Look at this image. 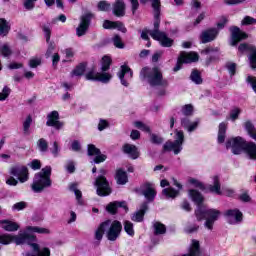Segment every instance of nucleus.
Wrapping results in <instances>:
<instances>
[{
    "label": "nucleus",
    "mask_w": 256,
    "mask_h": 256,
    "mask_svg": "<svg viewBox=\"0 0 256 256\" xmlns=\"http://www.w3.org/2000/svg\"><path fill=\"white\" fill-rule=\"evenodd\" d=\"M238 50L240 53H246L247 51L251 53L249 56L250 66L252 69H256V47L251 44H240Z\"/></svg>",
    "instance_id": "14"
},
{
    "label": "nucleus",
    "mask_w": 256,
    "mask_h": 256,
    "mask_svg": "<svg viewBox=\"0 0 256 256\" xmlns=\"http://www.w3.org/2000/svg\"><path fill=\"white\" fill-rule=\"evenodd\" d=\"M244 153L252 159V161H256V144L253 142H247L244 148Z\"/></svg>",
    "instance_id": "28"
},
{
    "label": "nucleus",
    "mask_w": 256,
    "mask_h": 256,
    "mask_svg": "<svg viewBox=\"0 0 256 256\" xmlns=\"http://www.w3.org/2000/svg\"><path fill=\"white\" fill-rule=\"evenodd\" d=\"M35 1L37 0H24L25 9L31 10L35 7Z\"/></svg>",
    "instance_id": "64"
},
{
    "label": "nucleus",
    "mask_w": 256,
    "mask_h": 256,
    "mask_svg": "<svg viewBox=\"0 0 256 256\" xmlns=\"http://www.w3.org/2000/svg\"><path fill=\"white\" fill-rule=\"evenodd\" d=\"M88 155L90 157H95L94 158V163H103L107 159V156L104 154H101V150L99 148L95 147V145L90 144L88 145Z\"/></svg>",
    "instance_id": "18"
},
{
    "label": "nucleus",
    "mask_w": 256,
    "mask_h": 256,
    "mask_svg": "<svg viewBox=\"0 0 256 256\" xmlns=\"http://www.w3.org/2000/svg\"><path fill=\"white\" fill-rule=\"evenodd\" d=\"M188 183H190V185H194V187H199V189H205V186H203V183H201L199 180L195 179V178H190L188 180Z\"/></svg>",
    "instance_id": "56"
},
{
    "label": "nucleus",
    "mask_w": 256,
    "mask_h": 256,
    "mask_svg": "<svg viewBox=\"0 0 256 256\" xmlns=\"http://www.w3.org/2000/svg\"><path fill=\"white\" fill-rule=\"evenodd\" d=\"M182 113L183 115H191L193 113V106L190 104L183 106Z\"/></svg>",
    "instance_id": "62"
},
{
    "label": "nucleus",
    "mask_w": 256,
    "mask_h": 256,
    "mask_svg": "<svg viewBox=\"0 0 256 256\" xmlns=\"http://www.w3.org/2000/svg\"><path fill=\"white\" fill-rule=\"evenodd\" d=\"M46 125L48 127H54V129H61L63 127V123L59 121V112L52 111L47 115Z\"/></svg>",
    "instance_id": "19"
},
{
    "label": "nucleus",
    "mask_w": 256,
    "mask_h": 256,
    "mask_svg": "<svg viewBox=\"0 0 256 256\" xmlns=\"http://www.w3.org/2000/svg\"><path fill=\"white\" fill-rule=\"evenodd\" d=\"M0 227L4 229V231H8L9 233L19 231V224L17 222L11 220H2L0 221Z\"/></svg>",
    "instance_id": "24"
},
{
    "label": "nucleus",
    "mask_w": 256,
    "mask_h": 256,
    "mask_svg": "<svg viewBox=\"0 0 256 256\" xmlns=\"http://www.w3.org/2000/svg\"><path fill=\"white\" fill-rule=\"evenodd\" d=\"M113 43L114 46L117 47V49H123V47H125V44H123V40H121V37L119 35H115L113 37Z\"/></svg>",
    "instance_id": "45"
},
{
    "label": "nucleus",
    "mask_w": 256,
    "mask_h": 256,
    "mask_svg": "<svg viewBox=\"0 0 256 256\" xmlns=\"http://www.w3.org/2000/svg\"><path fill=\"white\" fill-rule=\"evenodd\" d=\"M31 123H33V118L31 116H27L25 121L23 122V131L24 133H29V128L31 127Z\"/></svg>",
    "instance_id": "43"
},
{
    "label": "nucleus",
    "mask_w": 256,
    "mask_h": 256,
    "mask_svg": "<svg viewBox=\"0 0 256 256\" xmlns=\"http://www.w3.org/2000/svg\"><path fill=\"white\" fill-rule=\"evenodd\" d=\"M189 197L198 206L195 212L198 221L205 219L204 226L206 229H209V231L213 230L215 221H219V217H221V211L213 208L206 209L205 206H202L203 195L197 190H189Z\"/></svg>",
    "instance_id": "3"
},
{
    "label": "nucleus",
    "mask_w": 256,
    "mask_h": 256,
    "mask_svg": "<svg viewBox=\"0 0 256 256\" xmlns=\"http://www.w3.org/2000/svg\"><path fill=\"white\" fill-rule=\"evenodd\" d=\"M11 31V23L5 20V18H0V36L7 37Z\"/></svg>",
    "instance_id": "29"
},
{
    "label": "nucleus",
    "mask_w": 256,
    "mask_h": 256,
    "mask_svg": "<svg viewBox=\"0 0 256 256\" xmlns=\"http://www.w3.org/2000/svg\"><path fill=\"white\" fill-rule=\"evenodd\" d=\"M217 35H219V31H217V29H215V28H212V29L202 32L200 39H201L202 43H209V42L213 41V39H215V37H217Z\"/></svg>",
    "instance_id": "23"
},
{
    "label": "nucleus",
    "mask_w": 256,
    "mask_h": 256,
    "mask_svg": "<svg viewBox=\"0 0 256 256\" xmlns=\"http://www.w3.org/2000/svg\"><path fill=\"white\" fill-rule=\"evenodd\" d=\"M131 5L132 13L135 15L137 9H139V0H129Z\"/></svg>",
    "instance_id": "60"
},
{
    "label": "nucleus",
    "mask_w": 256,
    "mask_h": 256,
    "mask_svg": "<svg viewBox=\"0 0 256 256\" xmlns=\"http://www.w3.org/2000/svg\"><path fill=\"white\" fill-rule=\"evenodd\" d=\"M213 185L209 186L210 193H214L215 195H226L227 197H231L234 191L230 188H222L221 183L219 182V176L212 177Z\"/></svg>",
    "instance_id": "10"
},
{
    "label": "nucleus",
    "mask_w": 256,
    "mask_h": 256,
    "mask_svg": "<svg viewBox=\"0 0 256 256\" xmlns=\"http://www.w3.org/2000/svg\"><path fill=\"white\" fill-rule=\"evenodd\" d=\"M50 151L54 157H58L60 151L59 144L54 142L52 148H50Z\"/></svg>",
    "instance_id": "59"
},
{
    "label": "nucleus",
    "mask_w": 256,
    "mask_h": 256,
    "mask_svg": "<svg viewBox=\"0 0 256 256\" xmlns=\"http://www.w3.org/2000/svg\"><path fill=\"white\" fill-rule=\"evenodd\" d=\"M140 78L147 81L152 87H167V80L163 79V74L159 68L144 67L140 72Z\"/></svg>",
    "instance_id": "4"
},
{
    "label": "nucleus",
    "mask_w": 256,
    "mask_h": 256,
    "mask_svg": "<svg viewBox=\"0 0 256 256\" xmlns=\"http://www.w3.org/2000/svg\"><path fill=\"white\" fill-rule=\"evenodd\" d=\"M42 30H43V33H44V36H45V39H46L47 43H49V41L51 40V27L47 26V25H44L42 27Z\"/></svg>",
    "instance_id": "50"
},
{
    "label": "nucleus",
    "mask_w": 256,
    "mask_h": 256,
    "mask_svg": "<svg viewBox=\"0 0 256 256\" xmlns=\"http://www.w3.org/2000/svg\"><path fill=\"white\" fill-rule=\"evenodd\" d=\"M112 75L107 72H95V70H91L86 74L87 81H100L101 83H109L112 79Z\"/></svg>",
    "instance_id": "13"
},
{
    "label": "nucleus",
    "mask_w": 256,
    "mask_h": 256,
    "mask_svg": "<svg viewBox=\"0 0 256 256\" xmlns=\"http://www.w3.org/2000/svg\"><path fill=\"white\" fill-rule=\"evenodd\" d=\"M107 239L108 241H117L119 235H121V230L123 229V225L121 222L114 220L113 222L110 221L109 226L107 227Z\"/></svg>",
    "instance_id": "11"
},
{
    "label": "nucleus",
    "mask_w": 256,
    "mask_h": 256,
    "mask_svg": "<svg viewBox=\"0 0 256 256\" xmlns=\"http://www.w3.org/2000/svg\"><path fill=\"white\" fill-rule=\"evenodd\" d=\"M162 194L165 195L166 199H175L177 195H179V190H175L173 188H165L162 191Z\"/></svg>",
    "instance_id": "36"
},
{
    "label": "nucleus",
    "mask_w": 256,
    "mask_h": 256,
    "mask_svg": "<svg viewBox=\"0 0 256 256\" xmlns=\"http://www.w3.org/2000/svg\"><path fill=\"white\" fill-rule=\"evenodd\" d=\"M135 127H137V129H140V131H145L146 133H149L150 129L149 126L145 125L143 122H135L134 123Z\"/></svg>",
    "instance_id": "54"
},
{
    "label": "nucleus",
    "mask_w": 256,
    "mask_h": 256,
    "mask_svg": "<svg viewBox=\"0 0 256 256\" xmlns=\"http://www.w3.org/2000/svg\"><path fill=\"white\" fill-rule=\"evenodd\" d=\"M141 193L144 195L147 201H153L155 199L157 192L155 191V186L151 183H146L141 186Z\"/></svg>",
    "instance_id": "21"
},
{
    "label": "nucleus",
    "mask_w": 256,
    "mask_h": 256,
    "mask_svg": "<svg viewBox=\"0 0 256 256\" xmlns=\"http://www.w3.org/2000/svg\"><path fill=\"white\" fill-rule=\"evenodd\" d=\"M113 13L116 17H123L125 15V2L123 0H116L113 5Z\"/></svg>",
    "instance_id": "27"
},
{
    "label": "nucleus",
    "mask_w": 256,
    "mask_h": 256,
    "mask_svg": "<svg viewBox=\"0 0 256 256\" xmlns=\"http://www.w3.org/2000/svg\"><path fill=\"white\" fill-rule=\"evenodd\" d=\"M190 79L196 85H201V83H203V79L201 78V73H199V71L197 70L192 71L190 75Z\"/></svg>",
    "instance_id": "39"
},
{
    "label": "nucleus",
    "mask_w": 256,
    "mask_h": 256,
    "mask_svg": "<svg viewBox=\"0 0 256 256\" xmlns=\"http://www.w3.org/2000/svg\"><path fill=\"white\" fill-rule=\"evenodd\" d=\"M231 31V45L235 46L239 41H243V39H247L248 35L247 33L241 31L239 27H232L230 28Z\"/></svg>",
    "instance_id": "20"
},
{
    "label": "nucleus",
    "mask_w": 256,
    "mask_h": 256,
    "mask_svg": "<svg viewBox=\"0 0 256 256\" xmlns=\"http://www.w3.org/2000/svg\"><path fill=\"white\" fill-rule=\"evenodd\" d=\"M197 61H199V54L196 52H181L178 57L177 64L174 67V71H179L183 63H197Z\"/></svg>",
    "instance_id": "9"
},
{
    "label": "nucleus",
    "mask_w": 256,
    "mask_h": 256,
    "mask_svg": "<svg viewBox=\"0 0 256 256\" xmlns=\"http://www.w3.org/2000/svg\"><path fill=\"white\" fill-rule=\"evenodd\" d=\"M118 209H123L124 213H127V203L125 202H111L106 206V210L108 213H111V215H115L117 213Z\"/></svg>",
    "instance_id": "22"
},
{
    "label": "nucleus",
    "mask_w": 256,
    "mask_h": 256,
    "mask_svg": "<svg viewBox=\"0 0 256 256\" xmlns=\"http://www.w3.org/2000/svg\"><path fill=\"white\" fill-rule=\"evenodd\" d=\"M123 151L130 157V159H139V149L133 144H125Z\"/></svg>",
    "instance_id": "25"
},
{
    "label": "nucleus",
    "mask_w": 256,
    "mask_h": 256,
    "mask_svg": "<svg viewBox=\"0 0 256 256\" xmlns=\"http://www.w3.org/2000/svg\"><path fill=\"white\" fill-rule=\"evenodd\" d=\"M95 186L97 187V195L100 197L111 195V187L109 186V182H107V178L104 176H100L96 179Z\"/></svg>",
    "instance_id": "12"
},
{
    "label": "nucleus",
    "mask_w": 256,
    "mask_h": 256,
    "mask_svg": "<svg viewBox=\"0 0 256 256\" xmlns=\"http://www.w3.org/2000/svg\"><path fill=\"white\" fill-rule=\"evenodd\" d=\"M39 65H41V58H31L29 61V67H31V69H35L36 67H39Z\"/></svg>",
    "instance_id": "51"
},
{
    "label": "nucleus",
    "mask_w": 256,
    "mask_h": 256,
    "mask_svg": "<svg viewBox=\"0 0 256 256\" xmlns=\"http://www.w3.org/2000/svg\"><path fill=\"white\" fill-rule=\"evenodd\" d=\"M124 230L130 236L135 235V230H133V223H131L130 221L124 222Z\"/></svg>",
    "instance_id": "42"
},
{
    "label": "nucleus",
    "mask_w": 256,
    "mask_h": 256,
    "mask_svg": "<svg viewBox=\"0 0 256 256\" xmlns=\"http://www.w3.org/2000/svg\"><path fill=\"white\" fill-rule=\"evenodd\" d=\"M109 225H111V220H107V221L103 222L98 227V229L96 230V233H95V239H97V241H101L103 239V234L105 233V231L107 230Z\"/></svg>",
    "instance_id": "30"
},
{
    "label": "nucleus",
    "mask_w": 256,
    "mask_h": 256,
    "mask_svg": "<svg viewBox=\"0 0 256 256\" xmlns=\"http://www.w3.org/2000/svg\"><path fill=\"white\" fill-rule=\"evenodd\" d=\"M241 25H256V19L251 16H245L241 21Z\"/></svg>",
    "instance_id": "46"
},
{
    "label": "nucleus",
    "mask_w": 256,
    "mask_h": 256,
    "mask_svg": "<svg viewBox=\"0 0 256 256\" xmlns=\"http://www.w3.org/2000/svg\"><path fill=\"white\" fill-rule=\"evenodd\" d=\"M225 133H227V123L222 122L219 125L218 143H224L225 142Z\"/></svg>",
    "instance_id": "34"
},
{
    "label": "nucleus",
    "mask_w": 256,
    "mask_h": 256,
    "mask_svg": "<svg viewBox=\"0 0 256 256\" xmlns=\"http://www.w3.org/2000/svg\"><path fill=\"white\" fill-rule=\"evenodd\" d=\"M152 2V8L154 10V29L153 30H143L141 33V39L144 41H149V35L155 41H159L162 47H171L173 45V39L169 38L165 32L159 31V25L161 20L159 19V15H161V1L160 0H140L142 5L146 3Z\"/></svg>",
    "instance_id": "2"
},
{
    "label": "nucleus",
    "mask_w": 256,
    "mask_h": 256,
    "mask_svg": "<svg viewBox=\"0 0 256 256\" xmlns=\"http://www.w3.org/2000/svg\"><path fill=\"white\" fill-rule=\"evenodd\" d=\"M99 11H109L111 9V4L107 3V1H101L98 3Z\"/></svg>",
    "instance_id": "52"
},
{
    "label": "nucleus",
    "mask_w": 256,
    "mask_h": 256,
    "mask_svg": "<svg viewBox=\"0 0 256 256\" xmlns=\"http://www.w3.org/2000/svg\"><path fill=\"white\" fill-rule=\"evenodd\" d=\"M29 167H31V169L34 171H37L38 169H41V161L35 159L29 163Z\"/></svg>",
    "instance_id": "58"
},
{
    "label": "nucleus",
    "mask_w": 256,
    "mask_h": 256,
    "mask_svg": "<svg viewBox=\"0 0 256 256\" xmlns=\"http://www.w3.org/2000/svg\"><path fill=\"white\" fill-rule=\"evenodd\" d=\"M182 126L184 127V129H187L188 133H192V131H195L199 126V120H196L189 124V120L184 119L182 120Z\"/></svg>",
    "instance_id": "32"
},
{
    "label": "nucleus",
    "mask_w": 256,
    "mask_h": 256,
    "mask_svg": "<svg viewBox=\"0 0 256 256\" xmlns=\"http://www.w3.org/2000/svg\"><path fill=\"white\" fill-rule=\"evenodd\" d=\"M224 215L230 225H238L243 221V213L238 209L227 210Z\"/></svg>",
    "instance_id": "16"
},
{
    "label": "nucleus",
    "mask_w": 256,
    "mask_h": 256,
    "mask_svg": "<svg viewBox=\"0 0 256 256\" xmlns=\"http://www.w3.org/2000/svg\"><path fill=\"white\" fill-rule=\"evenodd\" d=\"M70 190H71V191H74L78 203H82V202H81V197H83V194L81 193V190H77V185L72 184V185L70 186Z\"/></svg>",
    "instance_id": "48"
},
{
    "label": "nucleus",
    "mask_w": 256,
    "mask_h": 256,
    "mask_svg": "<svg viewBox=\"0 0 256 256\" xmlns=\"http://www.w3.org/2000/svg\"><path fill=\"white\" fill-rule=\"evenodd\" d=\"M104 29H117L118 31H121L122 33H127V28H125V25L121 22H113L110 20H105L103 23Z\"/></svg>",
    "instance_id": "26"
},
{
    "label": "nucleus",
    "mask_w": 256,
    "mask_h": 256,
    "mask_svg": "<svg viewBox=\"0 0 256 256\" xmlns=\"http://www.w3.org/2000/svg\"><path fill=\"white\" fill-rule=\"evenodd\" d=\"M153 228L154 235H163L167 231V228L160 222H155Z\"/></svg>",
    "instance_id": "38"
},
{
    "label": "nucleus",
    "mask_w": 256,
    "mask_h": 256,
    "mask_svg": "<svg viewBox=\"0 0 256 256\" xmlns=\"http://www.w3.org/2000/svg\"><path fill=\"white\" fill-rule=\"evenodd\" d=\"M91 14H86L81 17V21L79 26L76 28L77 37H83L87 33V29H89V25L91 23Z\"/></svg>",
    "instance_id": "17"
},
{
    "label": "nucleus",
    "mask_w": 256,
    "mask_h": 256,
    "mask_svg": "<svg viewBox=\"0 0 256 256\" xmlns=\"http://www.w3.org/2000/svg\"><path fill=\"white\" fill-rule=\"evenodd\" d=\"M249 137H251V139H254V141H256V129L255 126L253 125V123H251V121H247L244 125Z\"/></svg>",
    "instance_id": "35"
},
{
    "label": "nucleus",
    "mask_w": 256,
    "mask_h": 256,
    "mask_svg": "<svg viewBox=\"0 0 256 256\" xmlns=\"http://www.w3.org/2000/svg\"><path fill=\"white\" fill-rule=\"evenodd\" d=\"M9 175L17 177L20 183H27L29 181V169L23 165H15L9 169Z\"/></svg>",
    "instance_id": "8"
},
{
    "label": "nucleus",
    "mask_w": 256,
    "mask_h": 256,
    "mask_svg": "<svg viewBox=\"0 0 256 256\" xmlns=\"http://www.w3.org/2000/svg\"><path fill=\"white\" fill-rule=\"evenodd\" d=\"M11 53L12 51L9 45L3 44L0 46V55H2V57H10Z\"/></svg>",
    "instance_id": "41"
},
{
    "label": "nucleus",
    "mask_w": 256,
    "mask_h": 256,
    "mask_svg": "<svg viewBox=\"0 0 256 256\" xmlns=\"http://www.w3.org/2000/svg\"><path fill=\"white\" fill-rule=\"evenodd\" d=\"M27 207V203L25 202H18L12 206L13 211H23Z\"/></svg>",
    "instance_id": "57"
},
{
    "label": "nucleus",
    "mask_w": 256,
    "mask_h": 256,
    "mask_svg": "<svg viewBox=\"0 0 256 256\" xmlns=\"http://www.w3.org/2000/svg\"><path fill=\"white\" fill-rule=\"evenodd\" d=\"M246 83L251 87V89L256 93V77L254 76H247Z\"/></svg>",
    "instance_id": "44"
},
{
    "label": "nucleus",
    "mask_w": 256,
    "mask_h": 256,
    "mask_svg": "<svg viewBox=\"0 0 256 256\" xmlns=\"http://www.w3.org/2000/svg\"><path fill=\"white\" fill-rule=\"evenodd\" d=\"M6 183L12 187H16V185H18V183H19V180L15 179L11 175H8V176H6Z\"/></svg>",
    "instance_id": "55"
},
{
    "label": "nucleus",
    "mask_w": 256,
    "mask_h": 256,
    "mask_svg": "<svg viewBox=\"0 0 256 256\" xmlns=\"http://www.w3.org/2000/svg\"><path fill=\"white\" fill-rule=\"evenodd\" d=\"M226 69L229 71V74L231 76H233V75H235V71L237 69V65L235 63H233V62H228L226 64Z\"/></svg>",
    "instance_id": "53"
},
{
    "label": "nucleus",
    "mask_w": 256,
    "mask_h": 256,
    "mask_svg": "<svg viewBox=\"0 0 256 256\" xmlns=\"http://www.w3.org/2000/svg\"><path fill=\"white\" fill-rule=\"evenodd\" d=\"M33 233L48 234L49 229L41 228L37 226H28L25 231H20L18 235L13 234H0V244L1 245H11L15 243L17 245H24L27 243L32 247L33 253H26V256H51V250L47 247H39V244L34 243L35 236Z\"/></svg>",
    "instance_id": "1"
},
{
    "label": "nucleus",
    "mask_w": 256,
    "mask_h": 256,
    "mask_svg": "<svg viewBox=\"0 0 256 256\" xmlns=\"http://www.w3.org/2000/svg\"><path fill=\"white\" fill-rule=\"evenodd\" d=\"M10 94H11V89L5 86L2 92L0 93V101H5V99H7V97H9Z\"/></svg>",
    "instance_id": "49"
},
{
    "label": "nucleus",
    "mask_w": 256,
    "mask_h": 256,
    "mask_svg": "<svg viewBox=\"0 0 256 256\" xmlns=\"http://www.w3.org/2000/svg\"><path fill=\"white\" fill-rule=\"evenodd\" d=\"M239 115H241V110L239 108H234L230 111V119L231 121H237L239 119Z\"/></svg>",
    "instance_id": "47"
},
{
    "label": "nucleus",
    "mask_w": 256,
    "mask_h": 256,
    "mask_svg": "<svg viewBox=\"0 0 256 256\" xmlns=\"http://www.w3.org/2000/svg\"><path fill=\"white\" fill-rule=\"evenodd\" d=\"M174 142L168 141L164 145L165 151H173L175 155H179L181 151H183V141L185 140V136L183 135V131L176 130L174 135Z\"/></svg>",
    "instance_id": "6"
},
{
    "label": "nucleus",
    "mask_w": 256,
    "mask_h": 256,
    "mask_svg": "<svg viewBox=\"0 0 256 256\" xmlns=\"http://www.w3.org/2000/svg\"><path fill=\"white\" fill-rule=\"evenodd\" d=\"M109 67H111V57L104 56L102 58L101 71H109Z\"/></svg>",
    "instance_id": "40"
},
{
    "label": "nucleus",
    "mask_w": 256,
    "mask_h": 256,
    "mask_svg": "<svg viewBox=\"0 0 256 256\" xmlns=\"http://www.w3.org/2000/svg\"><path fill=\"white\" fill-rule=\"evenodd\" d=\"M85 69H87V66L85 64H79L71 72V77H81V75L85 73Z\"/></svg>",
    "instance_id": "37"
},
{
    "label": "nucleus",
    "mask_w": 256,
    "mask_h": 256,
    "mask_svg": "<svg viewBox=\"0 0 256 256\" xmlns=\"http://www.w3.org/2000/svg\"><path fill=\"white\" fill-rule=\"evenodd\" d=\"M145 211H147V203L142 204L141 209L132 215V221L141 223L145 217Z\"/></svg>",
    "instance_id": "31"
},
{
    "label": "nucleus",
    "mask_w": 256,
    "mask_h": 256,
    "mask_svg": "<svg viewBox=\"0 0 256 256\" xmlns=\"http://www.w3.org/2000/svg\"><path fill=\"white\" fill-rule=\"evenodd\" d=\"M51 166H46L40 172L34 176L33 183L31 185L34 193H41L43 189L51 187Z\"/></svg>",
    "instance_id": "5"
},
{
    "label": "nucleus",
    "mask_w": 256,
    "mask_h": 256,
    "mask_svg": "<svg viewBox=\"0 0 256 256\" xmlns=\"http://www.w3.org/2000/svg\"><path fill=\"white\" fill-rule=\"evenodd\" d=\"M38 147L40 149V151H47V141L43 138H41L39 141H38Z\"/></svg>",
    "instance_id": "61"
},
{
    "label": "nucleus",
    "mask_w": 256,
    "mask_h": 256,
    "mask_svg": "<svg viewBox=\"0 0 256 256\" xmlns=\"http://www.w3.org/2000/svg\"><path fill=\"white\" fill-rule=\"evenodd\" d=\"M118 77L124 87H129V82L133 79V71L129 66L122 65Z\"/></svg>",
    "instance_id": "15"
},
{
    "label": "nucleus",
    "mask_w": 256,
    "mask_h": 256,
    "mask_svg": "<svg viewBox=\"0 0 256 256\" xmlns=\"http://www.w3.org/2000/svg\"><path fill=\"white\" fill-rule=\"evenodd\" d=\"M116 181L118 185H125V183L128 181L127 172L123 171L122 169L117 170Z\"/></svg>",
    "instance_id": "33"
},
{
    "label": "nucleus",
    "mask_w": 256,
    "mask_h": 256,
    "mask_svg": "<svg viewBox=\"0 0 256 256\" xmlns=\"http://www.w3.org/2000/svg\"><path fill=\"white\" fill-rule=\"evenodd\" d=\"M247 141L241 137L231 138L226 142V148L231 149L234 155H241L245 151Z\"/></svg>",
    "instance_id": "7"
},
{
    "label": "nucleus",
    "mask_w": 256,
    "mask_h": 256,
    "mask_svg": "<svg viewBox=\"0 0 256 256\" xmlns=\"http://www.w3.org/2000/svg\"><path fill=\"white\" fill-rule=\"evenodd\" d=\"M229 20L227 19V17L222 16L219 20V22L217 23V27L218 29H223V27H225V25H227V22Z\"/></svg>",
    "instance_id": "63"
}]
</instances>
